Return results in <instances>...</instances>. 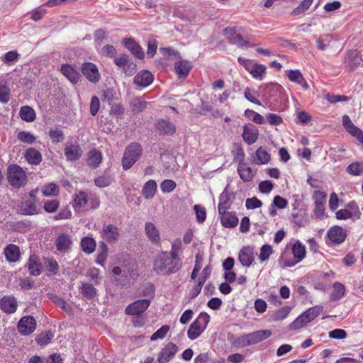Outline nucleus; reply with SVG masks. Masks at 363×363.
<instances>
[{"instance_id": "nucleus-63", "label": "nucleus", "mask_w": 363, "mask_h": 363, "mask_svg": "<svg viewBox=\"0 0 363 363\" xmlns=\"http://www.w3.org/2000/svg\"><path fill=\"white\" fill-rule=\"evenodd\" d=\"M323 307L321 306H315L306 310L305 313L307 314L308 317L311 320V321L313 320L316 317H318L320 313L323 311Z\"/></svg>"}, {"instance_id": "nucleus-5", "label": "nucleus", "mask_w": 363, "mask_h": 363, "mask_svg": "<svg viewBox=\"0 0 363 363\" xmlns=\"http://www.w3.org/2000/svg\"><path fill=\"white\" fill-rule=\"evenodd\" d=\"M143 152L142 146L138 143H132L125 148L122 158V167L128 170L140 158Z\"/></svg>"}, {"instance_id": "nucleus-43", "label": "nucleus", "mask_w": 363, "mask_h": 363, "mask_svg": "<svg viewBox=\"0 0 363 363\" xmlns=\"http://www.w3.org/2000/svg\"><path fill=\"white\" fill-rule=\"evenodd\" d=\"M291 252L297 263L301 262L306 256L305 247L299 241H296L294 243Z\"/></svg>"}, {"instance_id": "nucleus-31", "label": "nucleus", "mask_w": 363, "mask_h": 363, "mask_svg": "<svg viewBox=\"0 0 363 363\" xmlns=\"http://www.w3.org/2000/svg\"><path fill=\"white\" fill-rule=\"evenodd\" d=\"M102 159L101 152L96 149H92L87 154V164L93 169H96L101 163Z\"/></svg>"}, {"instance_id": "nucleus-25", "label": "nucleus", "mask_w": 363, "mask_h": 363, "mask_svg": "<svg viewBox=\"0 0 363 363\" xmlns=\"http://www.w3.org/2000/svg\"><path fill=\"white\" fill-rule=\"evenodd\" d=\"M60 71L62 74L73 84L79 82L80 74L69 64H62Z\"/></svg>"}, {"instance_id": "nucleus-33", "label": "nucleus", "mask_w": 363, "mask_h": 363, "mask_svg": "<svg viewBox=\"0 0 363 363\" xmlns=\"http://www.w3.org/2000/svg\"><path fill=\"white\" fill-rule=\"evenodd\" d=\"M174 68L179 78H185L189 75L192 66L187 60H180L175 62Z\"/></svg>"}, {"instance_id": "nucleus-22", "label": "nucleus", "mask_w": 363, "mask_h": 363, "mask_svg": "<svg viewBox=\"0 0 363 363\" xmlns=\"http://www.w3.org/2000/svg\"><path fill=\"white\" fill-rule=\"evenodd\" d=\"M234 197L233 192L229 191L226 187L219 196L218 212L228 211L233 203Z\"/></svg>"}, {"instance_id": "nucleus-3", "label": "nucleus", "mask_w": 363, "mask_h": 363, "mask_svg": "<svg viewBox=\"0 0 363 363\" xmlns=\"http://www.w3.org/2000/svg\"><path fill=\"white\" fill-rule=\"evenodd\" d=\"M100 200L96 194L87 193L84 191L76 192L73 196L72 206L76 212L80 211L85 206L89 209H96L99 207Z\"/></svg>"}, {"instance_id": "nucleus-46", "label": "nucleus", "mask_w": 363, "mask_h": 363, "mask_svg": "<svg viewBox=\"0 0 363 363\" xmlns=\"http://www.w3.org/2000/svg\"><path fill=\"white\" fill-rule=\"evenodd\" d=\"M311 322L307 314L303 312L297 317L291 324V330H297L305 326L307 323Z\"/></svg>"}, {"instance_id": "nucleus-61", "label": "nucleus", "mask_w": 363, "mask_h": 363, "mask_svg": "<svg viewBox=\"0 0 363 363\" xmlns=\"http://www.w3.org/2000/svg\"><path fill=\"white\" fill-rule=\"evenodd\" d=\"M194 209L196 216V220L199 223H203L206 218V212L204 207L201 205H195Z\"/></svg>"}, {"instance_id": "nucleus-45", "label": "nucleus", "mask_w": 363, "mask_h": 363, "mask_svg": "<svg viewBox=\"0 0 363 363\" xmlns=\"http://www.w3.org/2000/svg\"><path fill=\"white\" fill-rule=\"evenodd\" d=\"M311 322L307 314L303 312L297 317L291 324V330H297L305 326L307 323Z\"/></svg>"}, {"instance_id": "nucleus-42", "label": "nucleus", "mask_w": 363, "mask_h": 363, "mask_svg": "<svg viewBox=\"0 0 363 363\" xmlns=\"http://www.w3.org/2000/svg\"><path fill=\"white\" fill-rule=\"evenodd\" d=\"M80 293L86 298L92 300L96 296L97 289L91 284L82 283Z\"/></svg>"}, {"instance_id": "nucleus-47", "label": "nucleus", "mask_w": 363, "mask_h": 363, "mask_svg": "<svg viewBox=\"0 0 363 363\" xmlns=\"http://www.w3.org/2000/svg\"><path fill=\"white\" fill-rule=\"evenodd\" d=\"M82 250L86 254L92 253L96 248V242L94 238L84 237L81 240Z\"/></svg>"}, {"instance_id": "nucleus-21", "label": "nucleus", "mask_w": 363, "mask_h": 363, "mask_svg": "<svg viewBox=\"0 0 363 363\" xmlns=\"http://www.w3.org/2000/svg\"><path fill=\"white\" fill-rule=\"evenodd\" d=\"M19 210L21 213L25 216H34L40 212V208L38 206L37 203L28 199L21 202Z\"/></svg>"}, {"instance_id": "nucleus-2", "label": "nucleus", "mask_w": 363, "mask_h": 363, "mask_svg": "<svg viewBox=\"0 0 363 363\" xmlns=\"http://www.w3.org/2000/svg\"><path fill=\"white\" fill-rule=\"evenodd\" d=\"M182 267V262L169 257L167 252H162L154 262V271L157 274L170 275L179 272Z\"/></svg>"}, {"instance_id": "nucleus-38", "label": "nucleus", "mask_w": 363, "mask_h": 363, "mask_svg": "<svg viewBox=\"0 0 363 363\" xmlns=\"http://www.w3.org/2000/svg\"><path fill=\"white\" fill-rule=\"evenodd\" d=\"M238 172L240 179L244 182H250L254 177V173L251 167L245 162L238 164Z\"/></svg>"}, {"instance_id": "nucleus-44", "label": "nucleus", "mask_w": 363, "mask_h": 363, "mask_svg": "<svg viewBox=\"0 0 363 363\" xmlns=\"http://www.w3.org/2000/svg\"><path fill=\"white\" fill-rule=\"evenodd\" d=\"M345 294V286L340 282L333 284V290L330 294V300L337 301Z\"/></svg>"}, {"instance_id": "nucleus-36", "label": "nucleus", "mask_w": 363, "mask_h": 363, "mask_svg": "<svg viewBox=\"0 0 363 363\" xmlns=\"http://www.w3.org/2000/svg\"><path fill=\"white\" fill-rule=\"evenodd\" d=\"M287 76L291 82L300 85L304 90H307L308 89V83L299 70L291 69L288 72Z\"/></svg>"}, {"instance_id": "nucleus-35", "label": "nucleus", "mask_w": 363, "mask_h": 363, "mask_svg": "<svg viewBox=\"0 0 363 363\" xmlns=\"http://www.w3.org/2000/svg\"><path fill=\"white\" fill-rule=\"evenodd\" d=\"M278 262L279 264L283 268L291 267L297 264V262L295 261L294 257H291V250L288 248H286L284 250H283Z\"/></svg>"}, {"instance_id": "nucleus-7", "label": "nucleus", "mask_w": 363, "mask_h": 363, "mask_svg": "<svg viewBox=\"0 0 363 363\" xmlns=\"http://www.w3.org/2000/svg\"><path fill=\"white\" fill-rule=\"evenodd\" d=\"M243 29L242 27L226 28L223 30V35L230 40L232 44L240 48L250 47L249 41L241 36Z\"/></svg>"}, {"instance_id": "nucleus-26", "label": "nucleus", "mask_w": 363, "mask_h": 363, "mask_svg": "<svg viewBox=\"0 0 363 363\" xmlns=\"http://www.w3.org/2000/svg\"><path fill=\"white\" fill-rule=\"evenodd\" d=\"M6 260L10 263L18 261L21 257L20 248L14 244H9L4 249Z\"/></svg>"}, {"instance_id": "nucleus-48", "label": "nucleus", "mask_w": 363, "mask_h": 363, "mask_svg": "<svg viewBox=\"0 0 363 363\" xmlns=\"http://www.w3.org/2000/svg\"><path fill=\"white\" fill-rule=\"evenodd\" d=\"M234 160L238 164L244 163L245 160V152L242 147V145L239 143H235L233 145V150L232 151Z\"/></svg>"}, {"instance_id": "nucleus-28", "label": "nucleus", "mask_w": 363, "mask_h": 363, "mask_svg": "<svg viewBox=\"0 0 363 363\" xmlns=\"http://www.w3.org/2000/svg\"><path fill=\"white\" fill-rule=\"evenodd\" d=\"M41 266L38 257L34 254L30 255L26 264L30 274L35 277L39 276L41 274Z\"/></svg>"}, {"instance_id": "nucleus-50", "label": "nucleus", "mask_w": 363, "mask_h": 363, "mask_svg": "<svg viewBox=\"0 0 363 363\" xmlns=\"http://www.w3.org/2000/svg\"><path fill=\"white\" fill-rule=\"evenodd\" d=\"M17 138L19 141L27 144H33L35 142L36 138L28 131H20L17 134Z\"/></svg>"}, {"instance_id": "nucleus-15", "label": "nucleus", "mask_w": 363, "mask_h": 363, "mask_svg": "<svg viewBox=\"0 0 363 363\" xmlns=\"http://www.w3.org/2000/svg\"><path fill=\"white\" fill-rule=\"evenodd\" d=\"M240 264L245 267H249L255 261V247L252 246H244L238 255Z\"/></svg>"}, {"instance_id": "nucleus-18", "label": "nucleus", "mask_w": 363, "mask_h": 363, "mask_svg": "<svg viewBox=\"0 0 363 363\" xmlns=\"http://www.w3.org/2000/svg\"><path fill=\"white\" fill-rule=\"evenodd\" d=\"M72 240L68 233H60L55 240V247L57 251L61 253L68 252L72 245Z\"/></svg>"}, {"instance_id": "nucleus-30", "label": "nucleus", "mask_w": 363, "mask_h": 363, "mask_svg": "<svg viewBox=\"0 0 363 363\" xmlns=\"http://www.w3.org/2000/svg\"><path fill=\"white\" fill-rule=\"evenodd\" d=\"M24 157L32 165H38L42 162L41 153L33 147H29L25 151Z\"/></svg>"}, {"instance_id": "nucleus-9", "label": "nucleus", "mask_w": 363, "mask_h": 363, "mask_svg": "<svg viewBox=\"0 0 363 363\" xmlns=\"http://www.w3.org/2000/svg\"><path fill=\"white\" fill-rule=\"evenodd\" d=\"M327 194L317 190L315 191L312 195V199L314 202L313 213L317 218H321L325 213V204L326 202Z\"/></svg>"}, {"instance_id": "nucleus-51", "label": "nucleus", "mask_w": 363, "mask_h": 363, "mask_svg": "<svg viewBox=\"0 0 363 363\" xmlns=\"http://www.w3.org/2000/svg\"><path fill=\"white\" fill-rule=\"evenodd\" d=\"M256 158L257 162L256 164H267L270 160V155L265 151L262 147H259L256 151Z\"/></svg>"}, {"instance_id": "nucleus-12", "label": "nucleus", "mask_w": 363, "mask_h": 363, "mask_svg": "<svg viewBox=\"0 0 363 363\" xmlns=\"http://www.w3.org/2000/svg\"><path fill=\"white\" fill-rule=\"evenodd\" d=\"M101 236L103 240L108 243L116 242L120 238L119 229L113 224L104 225L101 231Z\"/></svg>"}, {"instance_id": "nucleus-62", "label": "nucleus", "mask_w": 363, "mask_h": 363, "mask_svg": "<svg viewBox=\"0 0 363 363\" xmlns=\"http://www.w3.org/2000/svg\"><path fill=\"white\" fill-rule=\"evenodd\" d=\"M291 308L289 306H284L277 310L274 315V320H281L285 319L289 314Z\"/></svg>"}, {"instance_id": "nucleus-20", "label": "nucleus", "mask_w": 363, "mask_h": 363, "mask_svg": "<svg viewBox=\"0 0 363 363\" xmlns=\"http://www.w3.org/2000/svg\"><path fill=\"white\" fill-rule=\"evenodd\" d=\"M123 45L138 59H143L145 53L140 45L132 38H125L122 41Z\"/></svg>"}, {"instance_id": "nucleus-60", "label": "nucleus", "mask_w": 363, "mask_h": 363, "mask_svg": "<svg viewBox=\"0 0 363 363\" xmlns=\"http://www.w3.org/2000/svg\"><path fill=\"white\" fill-rule=\"evenodd\" d=\"M94 184L96 186L100 188L107 187L111 185L112 179L108 176H99L94 179Z\"/></svg>"}, {"instance_id": "nucleus-58", "label": "nucleus", "mask_w": 363, "mask_h": 363, "mask_svg": "<svg viewBox=\"0 0 363 363\" xmlns=\"http://www.w3.org/2000/svg\"><path fill=\"white\" fill-rule=\"evenodd\" d=\"M313 1V0H303L301 3L293 10L291 13L295 16L303 13L309 9Z\"/></svg>"}, {"instance_id": "nucleus-39", "label": "nucleus", "mask_w": 363, "mask_h": 363, "mask_svg": "<svg viewBox=\"0 0 363 363\" xmlns=\"http://www.w3.org/2000/svg\"><path fill=\"white\" fill-rule=\"evenodd\" d=\"M19 116L23 121L30 123L35 120L36 113L31 106H23L20 108Z\"/></svg>"}, {"instance_id": "nucleus-1", "label": "nucleus", "mask_w": 363, "mask_h": 363, "mask_svg": "<svg viewBox=\"0 0 363 363\" xmlns=\"http://www.w3.org/2000/svg\"><path fill=\"white\" fill-rule=\"evenodd\" d=\"M272 335L270 330H259L240 336L233 337L230 343L236 347H245L257 344Z\"/></svg>"}, {"instance_id": "nucleus-29", "label": "nucleus", "mask_w": 363, "mask_h": 363, "mask_svg": "<svg viewBox=\"0 0 363 363\" xmlns=\"http://www.w3.org/2000/svg\"><path fill=\"white\" fill-rule=\"evenodd\" d=\"M82 155V148L79 145H69L65 147V155L68 161H76Z\"/></svg>"}, {"instance_id": "nucleus-56", "label": "nucleus", "mask_w": 363, "mask_h": 363, "mask_svg": "<svg viewBox=\"0 0 363 363\" xmlns=\"http://www.w3.org/2000/svg\"><path fill=\"white\" fill-rule=\"evenodd\" d=\"M347 172L352 175L363 174V162H353L347 167Z\"/></svg>"}, {"instance_id": "nucleus-53", "label": "nucleus", "mask_w": 363, "mask_h": 363, "mask_svg": "<svg viewBox=\"0 0 363 363\" xmlns=\"http://www.w3.org/2000/svg\"><path fill=\"white\" fill-rule=\"evenodd\" d=\"M49 136L53 143H60L65 139L63 131L59 128L50 129L49 131Z\"/></svg>"}, {"instance_id": "nucleus-27", "label": "nucleus", "mask_w": 363, "mask_h": 363, "mask_svg": "<svg viewBox=\"0 0 363 363\" xmlns=\"http://www.w3.org/2000/svg\"><path fill=\"white\" fill-rule=\"evenodd\" d=\"M327 235L330 240L337 244L342 243L346 238L345 230L339 226H335L330 228L328 231Z\"/></svg>"}, {"instance_id": "nucleus-41", "label": "nucleus", "mask_w": 363, "mask_h": 363, "mask_svg": "<svg viewBox=\"0 0 363 363\" xmlns=\"http://www.w3.org/2000/svg\"><path fill=\"white\" fill-rule=\"evenodd\" d=\"M145 234L152 242H157L160 240L159 230L151 222H147L145 228Z\"/></svg>"}, {"instance_id": "nucleus-17", "label": "nucleus", "mask_w": 363, "mask_h": 363, "mask_svg": "<svg viewBox=\"0 0 363 363\" xmlns=\"http://www.w3.org/2000/svg\"><path fill=\"white\" fill-rule=\"evenodd\" d=\"M18 308L17 299L13 296H3L0 298V309L5 313H14Z\"/></svg>"}, {"instance_id": "nucleus-19", "label": "nucleus", "mask_w": 363, "mask_h": 363, "mask_svg": "<svg viewBox=\"0 0 363 363\" xmlns=\"http://www.w3.org/2000/svg\"><path fill=\"white\" fill-rule=\"evenodd\" d=\"M259 130L253 124L245 125L243 127L242 137L249 145L254 144L258 139Z\"/></svg>"}, {"instance_id": "nucleus-55", "label": "nucleus", "mask_w": 363, "mask_h": 363, "mask_svg": "<svg viewBox=\"0 0 363 363\" xmlns=\"http://www.w3.org/2000/svg\"><path fill=\"white\" fill-rule=\"evenodd\" d=\"M254 78H259L265 72V67L260 64L254 63L248 71Z\"/></svg>"}, {"instance_id": "nucleus-64", "label": "nucleus", "mask_w": 363, "mask_h": 363, "mask_svg": "<svg viewBox=\"0 0 363 363\" xmlns=\"http://www.w3.org/2000/svg\"><path fill=\"white\" fill-rule=\"evenodd\" d=\"M59 201L57 200H48L44 203V209L47 213H55L59 208Z\"/></svg>"}, {"instance_id": "nucleus-6", "label": "nucleus", "mask_w": 363, "mask_h": 363, "mask_svg": "<svg viewBox=\"0 0 363 363\" xmlns=\"http://www.w3.org/2000/svg\"><path fill=\"white\" fill-rule=\"evenodd\" d=\"M210 320V316L206 313H201L198 318L190 325L187 331L188 337L194 340L196 339L206 329Z\"/></svg>"}, {"instance_id": "nucleus-16", "label": "nucleus", "mask_w": 363, "mask_h": 363, "mask_svg": "<svg viewBox=\"0 0 363 363\" xmlns=\"http://www.w3.org/2000/svg\"><path fill=\"white\" fill-rule=\"evenodd\" d=\"M178 347L173 342L167 343L159 353L158 363H167L172 359L177 352Z\"/></svg>"}, {"instance_id": "nucleus-14", "label": "nucleus", "mask_w": 363, "mask_h": 363, "mask_svg": "<svg viewBox=\"0 0 363 363\" xmlns=\"http://www.w3.org/2000/svg\"><path fill=\"white\" fill-rule=\"evenodd\" d=\"M342 125L348 133L355 137L360 143H363V131L352 123L347 115L342 116Z\"/></svg>"}, {"instance_id": "nucleus-13", "label": "nucleus", "mask_w": 363, "mask_h": 363, "mask_svg": "<svg viewBox=\"0 0 363 363\" xmlns=\"http://www.w3.org/2000/svg\"><path fill=\"white\" fill-rule=\"evenodd\" d=\"M82 72L84 77L92 83L100 80V74L96 65L92 62H84L82 65Z\"/></svg>"}, {"instance_id": "nucleus-8", "label": "nucleus", "mask_w": 363, "mask_h": 363, "mask_svg": "<svg viewBox=\"0 0 363 363\" xmlns=\"http://www.w3.org/2000/svg\"><path fill=\"white\" fill-rule=\"evenodd\" d=\"M112 273L115 276V281L117 284L125 286L130 283L133 275L134 269L127 267L126 266L115 267L112 269Z\"/></svg>"}, {"instance_id": "nucleus-59", "label": "nucleus", "mask_w": 363, "mask_h": 363, "mask_svg": "<svg viewBox=\"0 0 363 363\" xmlns=\"http://www.w3.org/2000/svg\"><path fill=\"white\" fill-rule=\"evenodd\" d=\"M11 91L10 89L4 84L0 85V101L2 104H6L10 101Z\"/></svg>"}, {"instance_id": "nucleus-52", "label": "nucleus", "mask_w": 363, "mask_h": 363, "mask_svg": "<svg viewBox=\"0 0 363 363\" xmlns=\"http://www.w3.org/2000/svg\"><path fill=\"white\" fill-rule=\"evenodd\" d=\"M42 193L45 196H56L59 194V187L54 183H49L44 186Z\"/></svg>"}, {"instance_id": "nucleus-40", "label": "nucleus", "mask_w": 363, "mask_h": 363, "mask_svg": "<svg viewBox=\"0 0 363 363\" xmlns=\"http://www.w3.org/2000/svg\"><path fill=\"white\" fill-rule=\"evenodd\" d=\"M157 183L153 179L148 180L142 189V194L146 199H151L155 196L157 191Z\"/></svg>"}, {"instance_id": "nucleus-32", "label": "nucleus", "mask_w": 363, "mask_h": 363, "mask_svg": "<svg viewBox=\"0 0 363 363\" xmlns=\"http://www.w3.org/2000/svg\"><path fill=\"white\" fill-rule=\"evenodd\" d=\"M358 210V206L354 201H352L347 205V208L337 211L335 213V216L338 220H345L352 218L353 213L351 211L356 213Z\"/></svg>"}, {"instance_id": "nucleus-34", "label": "nucleus", "mask_w": 363, "mask_h": 363, "mask_svg": "<svg viewBox=\"0 0 363 363\" xmlns=\"http://www.w3.org/2000/svg\"><path fill=\"white\" fill-rule=\"evenodd\" d=\"M148 105H150V103L145 101L140 96H135L130 101V108L131 111L135 113L143 111L145 109L147 108Z\"/></svg>"}, {"instance_id": "nucleus-11", "label": "nucleus", "mask_w": 363, "mask_h": 363, "mask_svg": "<svg viewBox=\"0 0 363 363\" xmlns=\"http://www.w3.org/2000/svg\"><path fill=\"white\" fill-rule=\"evenodd\" d=\"M150 305V299H140L129 304L125 309L128 315H138L145 311Z\"/></svg>"}, {"instance_id": "nucleus-57", "label": "nucleus", "mask_w": 363, "mask_h": 363, "mask_svg": "<svg viewBox=\"0 0 363 363\" xmlns=\"http://www.w3.org/2000/svg\"><path fill=\"white\" fill-rule=\"evenodd\" d=\"M170 328L168 325H162L156 332H155L150 337L151 341H155L158 339H163L169 332Z\"/></svg>"}, {"instance_id": "nucleus-4", "label": "nucleus", "mask_w": 363, "mask_h": 363, "mask_svg": "<svg viewBox=\"0 0 363 363\" xmlns=\"http://www.w3.org/2000/svg\"><path fill=\"white\" fill-rule=\"evenodd\" d=\"M7 179L13 187L19 189L26 185L28 177L21 167L13 164L7 168Z\"/></svg>"}, {"instance_id": "nucleus-10", "label": "nucleus", "mask_w": 363, "mask_h": 363, "mask_svg": "<svg viewBox=\"0 0 363 363\" xmlns=\"http://www.w3.org/2000/svg\"><path fill=\"white\" fill-rule=\"evenodd\" d=\"M17 328L21 335H28L35 330L36 320L31 315L23 316L19 320Z\"/></svg>"}, {"instance_id": "nucleus-23", "label": "nucleus", "mask_w": 363, "mask_h": 363, "mask_svg": "<svg viewBox=\"0 0 363 363\" xmlns=\"http://www.w3.org/2000/svg\"><path fill=\"white\" fill-rule=\"evenodd\" d=\"M153 79L152 74L150 71L144 69L135 76L133 82L140 87H146L152 83Z\"/></svg>"}, {"instance_id": "nucleus-24", "label": "nucleus", "mask_w": 363, "mask_h": 363, "mask_svg": "<svg viewBox=\"0 0 363 363\" xmlns=\"http://www.w3.org/2000/svg\"><path fill=\"white\" fill-rule=\"evenodd\" d=\"M222 225L227 228H232L238 225L239 220L233 212L225 211L218 212Z\"/></svg>"}, {"instance_id": "nucleus-37", "label": "nucleus", "mask_w": 363, "mask_h": 363, "mask_svg": "<svg viewBox=\"0 0 363 363\" xmlns=\"http://www.w3.org/2000/svg\"><path fill=\"white\" fill-rule=\"evenodd\" d=\"M156 129L160 134L163 135H173L176 131L174 125L165 120L158 121L156 123Z\"/></svg>"}, {"instance_id": "nucleus-49", "label": "nucleus", "mask_w": 363, "mask_h": 363, "mask_svg": "<svg viewBox=\"0 0 363 363\" xmlns=\"http://www.w3.org/2000/svg\"><path fill=\"white\" fill-rule=\"evenodd\" d=\"M45 264L47 270L52 275H56L59 272V264L53 257L45 259Z\"/></svg>"}, {"instance_id": "nucleus-54", "label": "nucleus", "mask_w": 363, "mask_h": 363, "mask_svg": "<svg viewBox=\"0 0 363 363\" xmlns=\"http://www.w3.org/2000/svg\"><path fill=\"white\" fill-rule=\"evenodd\" d=\"M273 253L272 247L270 245H263L260 248L259 259L260 262H265L269 259L270 255Z\"/></svg>"}]
</instances>
